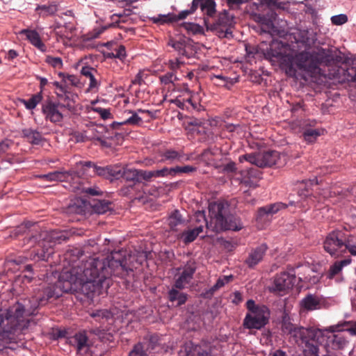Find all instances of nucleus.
<instances>
[{
    "instance_id": "nucleus-28",
    "label": "nucleus",
    "mask_w": 356,
    "mask_h": 356,
    "mask_svg": "<svg viewBox=\"0 0 356 356\" xmlns=\"http://www.w3.org/2000/svg\"><path fill=\"white\" fill-rule=\"evenodd\" d=\"M161 161L172 163L177 161H181L184 159V154L182 152L168 149L161 154Z\"/></svg>"
},
{
    "instance_id": "nucleus-2",
    "label": "nucleus",
    "mask_w": 356,
    "mask_h": 356,
    "mask_svg": "<svg viewBox=\"0 0 356 356\" xmlns=\"http://www.w3.org/2000/svg\"><path fill=\"white\" fill-rule=\"evenodd\" d=\"M266 55L282 63L287 61L286 72L291 76H296L297 70L307 72L311 76L321 74V60L317 54L302 51L289 56L286 54L285 44L278 40H272L267 49Z\"/></svg>"
},
{
    "instance_id": "nucleus-45",
    "label": "nucleus",
    "mask_w": 356,
    "mask_h": 356,
    "mask_svg": "<svg viewBox=\"0 0 356 356\" xmlns=\"http://www.w3.org/2000/svg\"><path fill=\"white\" fill-rule=\"evenodd\" d=\"M320 136V133L316 129H308L302 133V137L307 143H313L316 140V138Z\"/></svg>"
},
{
    "instance_id": "nucleus-53",
    "label": "nucleus",
    "mask_w": 356,
    "mask_h": 356,
    "mask_svg": "<svg viewBox=\"0 0 356 356\" xmlns=\"http://www.w3.org/2000/svg\"><path fill=\"white\" fill-rule=\"evenodd\" d=\"M211 79L212 80H213V79L219 80V82L216 83V84L220 86L225 87V86H227V84H231V85L233 84L232 79H230L227 76H225L222 74L213 75V77L211 78Z\"/></svg>"
},
{
    "instance_id": "nucleus-23",
    "label": "nucleus",
    "mask_w": 356,
    "mask_h": 356,
    "mask_svg": "<svg viewBox=\"0 0 356 356\" xmlns=\"http://www.w3.org/2000/svg\"><path fill=\"white\" fill-rule=\"evenodd\" d=\"M21 137L31 145H38L44 140L41 132L37 129L25 128L20 131Z\"/></svg>"
},
{
    "instance_id": "nucleus-39",
    "label": "nucleus",
    "mask_w": 356,
    "mask_h": 356,
    "mask_svg": "<svg viewBox=\"0 0 356 356\" xmlns=\"http://www.w3.org/2000/svg\"><path fill=\"white\" fill-rule=\"evenodd\" d=\"M122 178L127 181H139V170L123 167L122 170Z\"/></svg>"
},
{
    "instance_id": "nucleus-44",
    "label": "nucleus",
    "mask_w": 356,
    "mask_h": 356,
    "mask_svg": "<svg viewBox=\"0 0 356 356\" xmlns=\"http://www.w3.org/2000/svg\"><path fill=\"white\" fill-rule=\"evenodd\" d=\"M45 63L55 69L60 70L63 67V60L60 57L47 55L45 57Z\"/></svg>"
},
{
    "instance_id": "nucleus-18",
    "label": "nucleus",
    "mask_w": 356,
    "mask_h": 356,
    "mask_svg": "<svg viewBox=\"0 0 356 356\" xmlns=\"http://www.w3.org/2000/svg\"><path fill=\"white\" fill-rule=\"evenodd\" d=\"M76 168L79 170V175H84L89 169L92 170L94 175L107 179L108 177V165L99 166L92 161H80L76 163Z\"/></svg>"
},
{
    "instance_id": "nucleus-35",
    "label": "nucleus",
    "mask_w": 356,
    "mask_h": 356,
    "mask_svg": "<svg viewBox=\"0 0 356 356\" xmlns=\"http://www.w3.org/2000/svg\"><path fill=\"white\" fill-rule=\"evenodd\" d=\"M186 40L183 38L178 40L171 38L169 40L168 44L177 51L179 55L188 57L186 51Z\"/></svg>"
},
{
    "instance_id": "nucleus-56",
    "label": "nucleus",
    "mask_w": 356,
    "mask_h": 356,
    "mask_svg": "<svg viewBox=\"0 0 356 356\" xmlns=\"http://www.w3.org/2000/svg\"><path fill=\"white\" fill-rule=\"evenodd\" d=\"M92 111L99 113L103 120H107L111 118V113L109 109L103 108L99 106H93Z\"/></svg>"
},
{
    "instance_id": "nucleus-9",
    "label": "nucleus",
    "mask_w": 356,
    "mask_h": 356,
    "mask_svg": "<svg viewBox=\"0 0 356 356\" xmlns=\"http://www.w3.org/2000/svg\"><path fill=\"white\" fill-rule=\"evenodd\" d=\"M348 236L343 231L335 230L326 237L324 241V249L330 255L338 257L344 253L341 252L345 249Z\"/></svg>"
},
{
    "instance_id": "nucleus-43",
    "label": "nucleus",
    "mask_w": 356,
    "mask_h": 356,
    "mask_svg": "<svg viewBox=\"0 0 356 356\" xmlns=\"http://www.w3.org/2000/svg\"><path fill=\"white\" fill-rule=\"evenodd\" d=\"M294 38L297 43H302L305 45H309L310 40L308 37V31L303 30H297L296 32L293 33Z\"/></svg>"
},
{
    "instance_id": "nucleus-38",
    "label": "nucleus",
    "mask_w": 356,
    "mask_h": 356,
    "mask_svg": "<svg viewBox=\"0 0 356 356\" xmlns=\"http://www.w3.org/2000/svg\"><path fill=\"white\" fill-rule=\"evenodd\" d=\"M123 167L121 165H108V177L107 179H119L122 178V170Z\"/></svg>"
},
{
    "instance_id": "nucleus-62",
    "label": "nucleus",
    "mask_w": 356,
    "mask_h": 356,
    "mask_svg": "<svg viewBox=\"0 0 356 356\" xmlns=\"http://www.w3.org/2000/svg\"><path fill=\"white\" fill-rule=\"evenodd\" d=\"M154 177H166L169 175H172V172H171V168H163L161 170H154Z\"/></svg>"
},
{
    "instance_id": "nucleus-20",
    "label": "nucleus",
    "mask_w": 356,
    "mask_h": 356,
    "mask_svg": "<svg viewBox=\"0 0 356 356\" xmlns=\"http://www.w3.org/2000/svg\"><path fill=\"white\" fill-rule=\"evenodd\" d=\"M191 10H183L179 15L174 13H168V15H159L158 17L151 18V20L154 24H164L167 23H172L184 19L188 15L192 14Z\"/></svg>"
},
{
    "instance_id": "nucleus-6",
    "label": "nucleus",
    "mask_w": 356,
    "mask_h": 356,
    "mask_svg": "<svg viewBox=\"0 0 356 356\" xmlns=\"http://www.w3.org/2000/svg\"><path fill=\"white\" fill-rule=\"evenodd\" d=\"M246 308L248 312L243 323L245 328L261 330L268 323L270 312L267 306L256 304L253 300H248Z\"/></svg>"
},
{
    "instance_id": "nucleus-3",
    "label": "nucleus",
    "mask_w": 356,
    "mask_h": 356,
    "mask_svg": "<svg viewBox=\"0 0 356 356\" xmlns=\"http://www.w3.org/2000/svg\"><path fill=\"white\" fill-rule=\"evenodd\" d=\"M25 234L23 238L24 245L29 248H35L33 251L34 255L31 257L35 259L48 261L49 257L54 253L53 248L56 244L65 241L69 238V234L65 230H51L38 232L37 230H29L26 226H19L15 229V235Z\"/></svg>"
},
{
    "instance_id": "nucleus-63",
    "label": "nucleus",
    "mask_w": 356,
    "mask_h": 356,
    "mask_svg": "<svg viewBox=\"0 0 356 356\" xmlns=\"http://www.w3.org/2000/svg\"><path fill=\"white\" fill-rule=\"evenodd\" d=\"M236 170V163L230 161L222 166V171L225 173H233Z\"/></svg>"
},
{
    "instance_id": "nucleus-48",
    "label": "nucleus",
    "mask_w": 356,
    "mask_h": 356,
    "mask_svg": "<svg viewBox=\"0 0 356 356\" xmlns=\"http://www.w3.org/2000/svg\"><path fill=\"white\" fill-rule=\"evenodd\" d=\"M129 113H131V116L127 118L123 122H121V124L138 125L143 122L142 118L138 115L136 112L129 111Z\"/></svg>"
},
{
    "instance_id": "nucleus-7",
    "label": "nucleus",
    "mask_w": 356,
    "mask_h": 356,
    "mask_svg": "<svg viewBox=\"0 0 356 356\" xmlns=\"http://www.w3.org/2000/svg\"><path fill=\"white\" fill-rule=\"evenodd\" d=\"M282 330L296 343H302L308 337L318 338L321 335V329L314 327L306 328L293 323L290 316L286 312L284 313L282 318Z\"/></svg>"
},
{
    "instance_id": "nucleus-32",
    "label": "nucleus",
    "mask_w": 356,
    "mask_h": 356,
    "mask_svg": "<svg viewBox=\"0 0 356 356\" xmlns=\"http://www.w3.org/2000/svg\"><path fill=\"white\" fill-rule=\"evenodd\" d=\"M57 97L64 103L61 104L62 107L67 108L71 110L74 107V103L77 97V95L71 91L66 92H56Z\"/></svg>"
},
{
    "instance_id": "nucleus-59",
    "label": "nucleus",
    "mask_w": 356,
    "mask_h": 356,
    "mask_svg": "<svg viewBox=\"0 0 356 356\" xmlns=\"http://www.w3.org/2000/svg\"><path fill=\"white\" fill-rule=\"evenodd\" d=\"M184 65V62L180 61L179 58L170 60L168 63V67L171 72H176Z\"/></svg>"
},
{
    "instance_id": "nucleus-27",
    "label": "nucleus",
    "mask_w": 356,
    "mask_h": 356,
    "mask_svg": "<svg viewBox=\"0 0 356 356\" xmlns=\"http://www.w3.org/2000/svg\"><path fill=\"white\" fill-rule=\"evenodd\" d=\"M92 211L98 214H104L113 210V203L106 200H94L90 203Z\"/></svg>"
},
{
    "instance_id": "nucleus-46",
    "label": "nucleus",
    "mask_w": 356,
    "mask_h": 356,
    "mask_svg": "<svg viewBox=\"0 0 356 356\" xmlns=\"http://www.w3.org/2000/svg\"><path fill=\"white\" fill-rule=\"evenodd\" d=\"M160 81L164 85L173 84L179 79L177 77L176 74L173 72H169L159 77Z\"/></svg>"
},
{
    "instance_id": "nucleus-61",
    "label": "nucleus",
    "mask_w": 356,
    "mask_h": 356,
    "mask_svg": "<svg viewBox=\"0 0 356 356\" xmlns=\"http://www.w3.org/2000/svg\"><path fill=\"white\" fill-rule=\"evenodd\" d=\"M13 142L10 140L5 139L0 142V156L6 153L12 145Z\"/></svg>"
},
{
    "instance_id": "nucleus-52",
    "label": "nucleus",
    "mask_w": 356,
    "mask_h": 356,
    "mask_svg": "<svg viewBox=\"0 0 356 356\" xmlns=\"http://www.w3.org/2000/svg\"><path fill=\"white\" fill-rule=\"evenodd\" d=\"M90 316L97 318V320H99L101 318L108 319L111 317V313L107 309H99L91 313Z\"/></svg>"
},
{
    "instance_id": "nucleus-30",
    "label": "nucleus",
    "mask_w": 356,
    "mask_h": 356,
    "mask_svg": "<svg viewBox=\"0 0 356 356\" xmlns=\"http://www.w3.org/2000/svg\"><path fill=\"white\" fill-rule=\"evenodd\" d=\"M179 289L175 288L174 286L168 292V299L170 302L177 301V306H181L186 303L188 299V295L185 293L180 292Z\"/></svg>"
},
{
    "instance_id": "nucleus-51",
    "label": "nucleus",
    "mask_w": 356,
    "mask_h": 356,
    "mask_svg": "<svg viewBox=\"0 0 356 356\" xmlns=\"http://www.w3.org/2000/svg\"><path fill=\"white\" fill-rule=\"evenodd\" d=\"M233 280L232 275L229 276H223L221 277H219L216 282V283L212 286L211 290L212 291H216L220 288L222 287L225 284L229 283Z\"/></svg>"
},
{
    "instance_id": "nucleus-40",
    "label": "nucleus",
    "mask_w": 356,
    "mask_h": 356,
    "mask_svg": "<svg viewBox=\"0 0 356 356\" xmlns=\"http://www.w3.org/2000/svg\"><path fill=\"white\" fill-rule=\"evenodd\" d=\"M145 339H147V342H143L145 344V348L149 353L156 349L159 346L160 337L158 334H154L147 337Z\"/></svg>"
},
{
    "instance_id": "nucleus-4",
    "label": "nucleus",
    "mask_w": 356,
    "mask_h": 356,
    "mask_svg": "<svg viewBox=\"0 0 356 356\" xmlns=\"http://www.w3.org/2000/svg\"><path fill=\"white\" fill-rule=\"evenodd\" d=\"M24 312V306L20 304L15 307L14 312L0 310V350L15 342L17 335L27 326Z\"/></svg>"
},
{
    "instance_id": "nucleus-36",
    "label": "nucleus",
    "mask_w": 356,
    "mask_h": 356,
    "mask_svg": "<svg viewBox=\"0 0 356 356\" xmlns=\"http://www.w3.org/2000/svg\"><path fill=\"white\" fill-rule=\"evenodd\" d=\"M114 26V24H110L108 26H102L94 29L92 31L82 36V42L84 43L83 45H86V43L93 39L97 38L99 35L103 33L108 27Z\"/></svg>"
},
{
    "instance_id": "nucleus-11",
    "label": "nucleus",
    "mask_w": 356,
    "mask_h": 356,
    "mask_svg": "<svg viewBox=\"0 0 356 356\" xmlns=\"http://www.w3.org/2000/svg\"><path fill=\"white\" fill-rule=\"evenodd\" d=\"M234 17L226 10L219 14L218 19L213 24H209L211 29L216 31L220 38L232 36L234 26Z\"/></svg>"
},
{
    "instance_id": "nucleus-15",
    "label": "nucleus",
    "mask_w": 356,
    "mask_h": 356,
    "mask_svg": "<svg viewBox=\"0 0 356 356\" xmlns=\"http://www.w3.org/2000/svg\"><path fill=\"white\" fill-rule=\"evenodd\" d=\"M70 343L75 346L78 355L84 356L88 354L90 348L88 331L83 330L76 332L70 338Z\"/></svg>"
},
{
    "instance_id": "nucleus-17",
    "label": "nucleus",
    "mask_w": 356,
    "mask_h": 356,
    "mask_svg": "<svg viewBox=\"0 0 356 356\" xmlns=\"http://www.w3.org/2000/svg\"><path fill=\"white\" fill-rule=\"evenodd\" d=\"M321 330V335L318 338L308 337L302 343L303 344V354L305 356H319L318 343L325 341V332Z\"/></svg>"
},
{
    "instance_id": "nucleus-26",
    "label": "nucleus",
    "mask_w": 356,
    "mask_h": 356,
    "mask_svg": "<svg viewBox=\"0 0 356 356\" xmlns=\"http://www.w3.org/2000/svg\"><path fill=\"white\" fill-rule=\"evenodd\" d=\"M204 225H200L196 226L192 229L184 231L179 236V238L181 239L184 244H189L194 241L198 235L203 232Z\"/></svg>"
},
{
    "instance_id": "nucleus-25",
    "label": "nucleus",
    "mask_w": 356,
    "mask_h": 356,
    "mask_svg": "<svg viewBox=\"0 0 356 356\" xmlns=\"http://www.w3.org/2000/svg\"><path fill=\"white\" fill-rule=\"evenodd\" d=\"M81 74L83 76L89 79V89L92 90L99 86V82L97 79V76L99 75L97 69L88 65H85L82 67Z\"/></svg>"
},
{
    "instance_id": "nucleus-12",
    "label": "nucleus",
    "mask_w": 356,
    "mask_h": 356,
    "mask_svg": "<svg viewBox=\"0 0 356 356\" xmlns=\"http://www.w3.org/2000/svg\"><path fill=\"white\" fill-rule=\"evenodd\" d=\"M62 106L60 104L54 102L51 98H48L42 104V113L47 121L52 123L61 122L63 119V115L60 111Z\"/></svg>"
},
{
    "instance_id": "nucleus-41",
    "label": "nucleus",
    "mask_w": 356,
    "mask_h": 356,
    "mask_svg": "<svg viewBox=\"0 0 356 356\" xmlns=\"http://www.w3.org/2000/svg\"><path fill=\"white\" fill-rule=\"evenodd\" d=\"M149 352L145 348L144 343H138L134 345L132 350L129 352V356H148Z\"/></svg>"
},
{
    "instance_id": "nucleus-64",
    "label": "nucleus",
    "mask_w": 356,
    "mask_h": 356,
    "mask_svg": "<svg viewBox=\"0 0 356 356\" xmlns=\"http://www.w3.org/2000/svg\"><path fill=\"white\" fill-rule=\"evenodd\" d=\"M341 330L349 332L353 335H356V322L351 326H348V323H345L343 325H341Z\"/></svg>"
},
{
    "instance_id": "nucleus-42",
    "label": "nucleus",
    "mask_w": 356,
    "mask_h": 356,
    "mask_svg": "<svg viewBox=\"0 0 356 356\" xmlns=\"http://www.w3.org/2000/svg\"><path fill=\"white\" fill-rule=\"evenodd\" d=\"M36 10L39 11V15L42 17L54 15L57 11V6L56 4H50L49 6H38Z\"/></svg>"
},
{
    "instance_id": "nucleus-5",
    "label": "nucleus",
    "mask_w": 356,
    "mask_h": 356,
    "mask_svg": "<svg viewBox=\"0 0 356 356\" xmlns=\"http://www.w3.org/2000/svg\"><path fill=\"white\" fill-rule=\"evenodd\" d=\"M211 231L219 232L223 230L238 231L243 227L241 219L232 214L230 206L226 201L213 202L209 204Z\"/></svg>"
},
{
    "instance_id": "nucleus-33",
    "label": "nucleus",
    "mask_w": 356,
    "mask_h": 356,
    "mask_svg": "<svg viewBox=\"0 0 356 356\" xmlns=\"http://www.w3.org/2000/svg\"><path fill=\"white\" fill-rule=\"evenodd\" d=\"M201 10L207 17H212L216 13V2L213 0H203L201 4ZM204 22L207 26L209 27V19L204 18Z\"/></svg>"
},
{
    "instance_id": "nucleus-14",
    "label": "nucleus",
    "mask_w": 356,
    "mask_h": 356,
    "mask_svg": "<svg viewBox=\"0 0 356 356\" xmlns=\"http://www.w3.org/2000/svg\"><path fill=\"white\" fill-rule=\"evenodd\" d=\"M42 179L54 181H66L74 184V188H79L78 185L80 184L79 172L76 171H54L48 174L40 175Z\"/></svg>"
},
{
    "instance_id": "nucleus-19",
    "label": "nucleus",
    "mask_w": 356,
    "mask_h": 356,
    "mask_svg": "<svg viewBox=\"0 0 356 356\" xmlns=\"http://www.w3.org/2000/svg\"><path fill=\"white\" fill-rule=\"evenodd\" d=\"M211 351L210 347L206 343L193 345L189 343L186 344L184 352L180 351L179 356H208Z\"/></svg>"
},
{
    "instance_id": "nucleus-22",
    "label": "nucleus",
    "mask_w": 356,
    "mask_h": 356,
    "mask_svg": "<svg viewBox=\"0 0 356 356\" xmlns=\"http://www.w3.org/2000/svg\"><path fill=\"white\" fill-rule=\"evenodd\" d=\"M267 249L268 247L264 243L257 246L249 253L245 263L249 268L254 267L263 259Z\"/></svg>"
},
{
    "instance_id": "nucleus-60",
    "label": "nucleus",
    "mask_w": 356,
    "mask_h": 356,
    "mask_svg": "<svg viewBox=\"0 0 356 356\" xmlns=\"http://www.w3.org/2000/svg\"><path fill=\"white\" fill-rule=\"evenodd\" d=\"M153 177H154V170H139V181L141 180L145 181H150Z\"/></svg>"
},
{
    "instance_id": "nucleus-10",
    "label": "nucleus",
    "mask_w": 356,
    "mask_h": 356,
    "mask_svg": "<svg viewBox=\"0 0 356 356\" xmlns=\"http://www.w3.org/2000/svg\"><path fill=\"white\" fill-rule=\"evenodd\" d=\"M325 330H326L325 332V348L327 353H330L331 350H341L346 346L348 341L343 334L341 333L334 334L335 332L343 331L341 325L331 326Z\"/></svg>"
},
{
    "instance_id": "nucleus-47",
    "label": "nucleus",
    "mask_w": 356,
    "mask_h": 356,
    "mask_svg": "<svg viewBox=\"0 0 356 356\" xmlns=\"http://www.w3.org/2000/svg\"><path fill=\"white\" fill-rule=\"evenodd\" d=\"M58 76L60 78H64L65 81L70 85V86L78 87L80 84L79 79L73 74H65L63 72H59Z\"/></svg>"
},
{
    "instance_id": "nucleus-1",
    "label": "nucleus",
    "mask_w": 356,
    "mask_h": 356,
    "mask_svg": "<svg viewBox=\"0 0 356 356\" xmlns=\"http://www.w3.org/2000/svg\"><path fill=\"white\" fill-rule=\"evenodd\" d=\"M131 271L132 268L127 266V252L123 250L112 252L101 259L90 258L81 266L73 265L70 269H64L54 284L39 291L33 298V309L56 300L63 293L81 292L90 296V293L108 287L112 275L124 278Z\"/></svg>"
},
{
    "instance_id": "nucleus-29",
    "label": "nucleus",
    "mask_w": 356,
    "mask_h": 356,
    "mask_svg": "<svg viewBox=\"0 0 356 356\" xmlns=\"http://www.w3.org/2000/svg\"><path fill=\"white\" fill-rule=\"evenodd\" d=\"M300 305L305 310L312 311L319 308L320 300L317 296L308 294L301 300Z\"/></svg>"
},
{
    "instance_id": "nucleus-57",
    "label": "nucleus",
    "mask_w": 356,
    "mask_h": 356,
    "mask_svg": "<svg viewBox=\"0 0 356 356\" xmlns=\"http://www.w3.org/2000/svg\"><path fill=\"white\" fill-rule=\"evenodd\" d=\"M331 22L334 25H342L348 22V17L345 14H340L332 16Z\"/></svg>"
},
{
    "instance_id": "nucleus-58",
    "label": "nucleus",
    "mask_w": 356,
    "mask_h": 356,
    "mask_svg": "<svg viewBox=\"0 0 356 356\" xmlns=\"http://www.w3.org/2000/svg\"><path fill=\"white\" fill-rule=\"evenodd\" d=\"M347 79L350 81H356V60L353 62L352 66L346 70Z\"/></svg>"
},
{
    "instance_id": "nucleus-8",
    "label": "nucleus",
    "mask_w": 356,
    "mask_h": 356,
    "mask_svg": "<svg viewBox=\"0 0 356 356\" xmlns=\"http://www.w3.org/2000/svg\"><path fill=\"white\" fill-rule=\"evenodd\" d=\"M241 163L244 161L254 164L259 168L271 167L277 165L280 167L284 164L282 161V155L277 151H263L245 154L239 156Z\"/></svg>"
},
{
    "instance_id": "nucleus-34",
    "label": "nucleus",
    "mask_w": 356,
    "mask_h": 356,
    "mask_svg": "<svg viewBox=\"0 0 356 356\" xmlns=\"http://www.w3.org/2000/svg\"><path fill=\"white\" fill-rule=\"evenodd\" d=\"M184 220L177 209L174 210L170 213L168 218V225L171 230L176 231L177 227L184 223Z\"/></svg>"
},
{
    "instance_id": "nucleus-49",
    "label": "nucleus",
    "mask_w": 356,
    "mask_h": 356,
    "mask_svg": "<svg viewBox=\"0 0 356 356\" xmlns=\"http://www.w3.org/2000/svg\"><path fill=\"white\" fill-rule=\"evenodd\" d=\"M197 168L191 165L177 166L175 168H171V172H172L173 176L177 173L189 174L195 172Z\"/></svg>"
},
{
    "instance_id": "nucleus-37",
    "label": "nucleus",
    "mask_w": 356,
    "mask_h": 356,
    "mask_svg": "<svg viewBox=\"0 0 356 356\" xmlns=\"http://www.w3.org/2000/svg\"><path fill=\"white\" fill-rule=\"evenodd\" d=\"M42 95L41 94V92H40L33 95L31 97L27 100H22V102L25 106L26 108L29 110H32L35 108L37 106V105L42 102Z\"/></svg>"
},
{
    "instance_id": "nucleus-13",
    "label": "nucleus",
    "mask_w": 356,
    "mask_h": 356,
    "mask_svg": "<svg viewBox=\"0 0 356 356\" xmlns=\"http://www.w3.org/2000/svg\"><path fill=\"white\" fill-rule=\"evenodd\" d=\"M296 281V277L293 270L291 272H283L277 275L274 280L273 291L277 292L281 296L292 289Z\"/></svg>"
},
{
    "instance_id": "nucleus-24",
    "label": "nucleus",
    "mask_w": 356,
    "mask_h": 356,
    "mask_svg": "<svg viewBox=\"0 0 356 356\" xmlns=\"http://www.w3.org/2000/svg\"><path fill=\"white\" fill-rule=\"evenodd\" d=\"M285 205L282 202H277L272 204L260 207L258 209L257 220H263L268 218L269 215H273L278 212L282 209H284Z\"/></svg>"
},
{
    "instance_id": "nucleus-54",
    "label": "nucleus",
    "mask_w": 356,
    "mask_h": 356,
    "mask_svg": "<svg viewBox=\"0 0 356 356\" xmlns=\"http://www.w3.org/2000/svg\"><path fill=\"white\" fill-rule=\"evenodd\" d=\"M115 53H111L109 56L110 58H118L120 60H124L126 56V49L124 45H120L117 49L115 50Z\"/></svg>"
},
{
    "instance_id": "nucleus-50",
    "label": "nucleus",
    "mask_w": 356,
    "mask_h": 356,
    "mask_svg": "<svg viewBox=\"0 0 356 356\" xmlns=\"http://www.w3.org/2000/svg\"><path fill=\"white\" fill-rule=\"evenodd\" d=\"M348 250L352 255L356 256V244L354 243V237L348 235L346 240L345 249L341 252H346Z\"/></svg>"
},
{
    "instance_id": "nucleus-55",
    "label": "nucleus",
    "mask_w": 356,
    "mask_h": 356,
    "mask_svg": "<svg viewBox=\"0 0 356 356\" xmlns=\"http://www.w3.org/2000/svg\"><path fill=\"white\" fill-rule=\"evenodd\" d=\"M195 218L197 222H202V225H206L207 229L211 230V227L210 225V222H208V221L207 220L204 211H197L195 214Z\"/></svg>"
},
{
    "instance_id": "nucleus-31",
    "label": "nucleus",
    "mask_w": 356,
    "mask_h": 356,
    "mask_svg": "<svg viewBox=\"0 0 356 356\" xmlns=\"http://www.w3.org/2000/svg\"><path fill=\"white\" fill-rule=\"evenodd\" d=\"M351 262L350 259H346L341 261H335L330 267L327 273V277L329 279H333L336 275H339L342 268L350 264Z\"/></svg>"
},
{
    "instance_id": "nucleus-16",
    "label": "nucleus",
    "mask_w": 356,
    "mask_h": 356,
    "mask_svg": "<svg viewBox=\"0 0 356 356\" xmlns=\"http://www.w3.org/2000/svg\"><path fill=\"white\" fill-rule=\"evenodd\" d=\"M197 269L195 261H188L183 267L182 272L180 275L175 280L174 286L179 290L185 288L193 278V275Z\"/></svg>"
},
{
    "instance_id": "nucleus-21",
    "label": "nucleus",
    "mask_w": 356,
    "mask_h": 356,
    "mask_svg": "<svg viewBox=\"0 0 356 356\" xmlns=\"http://www.w3.org/2000/svg\"><path fill=\"white\" fill-rule=\"evenodd\" d=\"M19 34L24 35L26 39L28 40L33 46L42 52H45L47 51L45 44L42 41L40 34L35 30L24 29L19 31Z\"/></svg>"
}]
</instances>
